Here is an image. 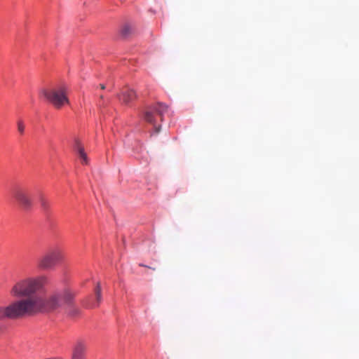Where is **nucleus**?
Listing matches in <instances>:
<instances>
[{
	"label": "nucleus",
	"instance_id": "nucleus-15",
	"mask_svg": "<svg viewBox=\"0 0 359 359\" xmlns=\"http://www.w3.org/2000/svg\"><path fill=\"white\" fill-rule=\"evenodd\" d=\"M100 88L102 90H104L105 88V86L104 84H100Z\"/></svg>",
	"mask_w": 359,
	"mask_h": 359
},
{
	"label": "nucleus",
	"instance_id": "nucleus-13",
	"mask_svg": "<svg viewBox=\"0 0 359 359\" xmlns=\"http://www.w3.org/2000/svg\"><path fill=\"white\" fill-rule=\"evenodd\" d=\"M25 128V126L23 121L22 120H19L18 121V130L21 135H22L24 133Z\"/></svg>",
	"mask_w": 359,
	"mask_h": 359
},
{
	"label": "nucleus",
	"instance_id": "nucleus-11",
	"mask_svg": "<svg viewBox=\"0 0 359 359\" xmlns=\"http://www.w3.org/2000/svg\"><path fill=\"white\" fill-rule=\"evenodd\" d=\"M39 201L41 205V208L44 211H47L50 208V203L48 201L46 198V197L43 194H40L39 197Z\"/></svg>",
	"mask_w": 359,
	"mask_h": 359
},
{
	"label": "nucleus",
	"instance_id": "nucleus-3",
	"mask_svg": "<svg viewBox=\"0 0 359 359\" xmlns=\"http://www.w3.org/2000/svg\"><path fill=\"white\" fill-rule=\"evenodd\" d=\"M39 96L44 97L56 109H60L65 104L69 103L67 96V88L65 86H59L50 89L43 88L39 91Z\"/></svg>",
	"mask_w": 359,
	"mask_h": 359
},
{
	"label": "nucleus",
	"instance_id": "nucleus-10",
	"mask_svg": "<svg viewBox=\"0 0 359 359\" xmlns=\"http://www.w3.org/2000/svg\"><path fill=\"white\" fill-rule=\"evenodd\" d=\"M94 296L95 299L92 303L93 307L98 306L102 300L101 295V287L99 283H97L96 286L94 288Z\"/></svg>",
	"mask_w": 359,
	"mask_h": 359
},
{
	"label": "nucleus",
	"instance_id": "nucleus-6",
	"mask_svg": "<svg viewBox=\"0 0 359 359\" xmlns=\"http://www.w3.org/2000/svg\"><path fill=\"white\" fill-rule=\"evenodd\" d=\"M74 149L78 154L79 157L81 158V163L83 165H88L89 163L88 158L84 151L83 147L78 139L74 140Z\"/></svg>",
	"mask_w": 359,
	"mask_h": 359
},
{
	"label": "nucleus",
	"instance_id": "nucleus-2",
	"mask_svg": "<svg viewBox=\"0 0 359 359\" xmlns=\"http://www.w3.org/2000/svg\"><path fill=\"white\" fill-rule=\"evenodd\" d=\"M38 266L42 269L68 267V260L65 249L60 246L49 249L39 257Z\"/></svg>",
	"mask_w": 359,
	"mask_h": 359
},
{
	"label": "nucleus",
	"instance_id": "nucleus-9",
	"mask_svg": "<svg viewBox=\"0 0 359 359\" xmlns=\"http://www.w3.org/2000/svg\"><path fill=\"white\" fill-rule=\"evenodd\" d=\"M135 97L136 94L133 90L125 89L122 91L119 98L125 104H128L130 102L133 101L135 98Z\"/></svg>",
	"mask_w": 359,
	"mask_h": 359
},
{
	"label": "nucleus",
	"instance_id": "nucleus-12",
	"mask_svg": "<svg viewBox=\"0 0 359 359\" xmlns=\"http://www.w3.org/2000/svg\"><path fill=\"white\" fill-rule=\"evenodd\" d=\"M131 32L132 27L130 25L128 24L124 25L121 29V34L124 37L128 36L131 33Z\"/></svg>",
	"mask_w": 359,
	"mask_h": 359
},
{
	"label": "nucleus",
	"instance_id": "nucleus-7",
	"mask_svg": "<svg viewBox=\"0 0 359 359\" xmlns=\"http://www.w3.org/2000/svg\"><path fill=\"white\" fill-rule=\"evenodd\" d=\"M86 346L82 341H77L74 345L71 359H85Z\"/></svg>",
	"mask_w": 359,
	"mask_h": 359
},
{
	"label": "nucleus",
	"instance_id": "nucleus-4",
	"mask_svg": "<svg viewBox=\"0 0 359 359\" xmlns=\"http://www.w3.org/2000/svg\"><path fill=\"white\" fill-rule=\"evenodd\" d=\"M168 111V107L161 102L148 107L144 115V120L154 126L156 133H158L161 125L158 123L163 121V115Z\"/></svg>",
	"mask_w": 359,
	"mask_h": 359
},
{
	"label": "nucleus",
	"instance_id": "nucleus-8",
	"mask_svg": "<svg viewBox=\"0 0 359 359\" xmlns=\"http://www.w3.org/2000/svg\"><path fill=\"white\" fill-rule=\"evenodd\" d=\"M53 295H58L60 298V306L57 309L61 307L62 300H63L64 303L69 306H72L73 305L74 295L69 291L65 290L62 294L56 293Z\"/></svg>",
	"mask_w": 359,
	"mask_h": 359
},
{
	"label": "nucleus",
	"instance_id": "nucleus-5",
	"mask_svg": "<svg viewBox=\"0 0 359 359\" xmlns=\"http://www.w3.org/2000/svg\"><path fill=\"white\" fill-rule=\"evenodd\" d=\"M13 196L23 209L29 210L33 206V200L29 192L25 188L16 187L13 191Z\"/></svg>",
	"mask_w": 359,
	"mask_h": 359
},
{
	"label": "nucleus",
	"instance_id": "nucleus-1",
	"mask_svg": "<svg viewBox=\"0 0 359 359\" xmlns=\"http://www.w3.org/2000/svg\"><path fill=\"white\" fill-rule=\"evenodd\" d=\"M43 284L39 278H27L18 282L13 287V294L25 298L15 300L7 306H0V319H22L57 309L60 306L58 295H51L47 299L34 295L42 290Z\"/></svg>",
	"mask_w": 359,
	"mask_h": 359
},
{
	"label": "nucleus",
	"instance_id": "nucleus-14",
	"mask_svg": "<svg viewBox=\"0 0 359 359\" xmlns=\"http://www.w3.org/2000/svg\"><path fill=\"white\" fill-rule=\"evenodd\" d=\"M70 307V309H69V315L72 317H76L79 316V309L74 307L73 305L72 306H69Z\"/></svg>",
	"mask_w": 359,
	"mask_h": 359
}]
</instances>
